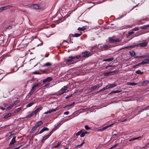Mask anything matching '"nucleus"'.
<instances>
[{
    "instance_id": "19",
    "label": "nucleus",
    "mask_w": 149,
    "mask_h": 149,
    "mask_svg": "<svg viewBox=\"0 0 149 149\" xmlns=\"http://www.w3.org/2000/svg\"><path fill=\"white\" fill-rule=\"evenodd\" d=\"M52 64L50 62H47L45 63L42 66L43 67H48V66H51L52 65Z\"/></svg>"
},
{
    "instance_id": "52",
    "label": "nucleus",
    "mask_w": 149,
    "mask_h": 149,
    "mask_svg": "<svg viewBox=\"0 0 149 149\" xmlns=\"http://www.w3.org/2000/svg\"><path fill=\"white\" fill-rule=\"evenodd\" d=\"M37 128V127L35 125V126H34L32 128V130L33 131L35 130H36Z\"/></svg>"
},
{
    "instance_id": "36",
    "label": "nucleus",
    "mask_w": 149,
    "mask_h": 149,
    "mask_svg": "<svg viewBox=\"0 0 149 149\" xmlns=\"http://www.w3.org/2000/svg\"><path fill=\"white\" fill-rule=\"evenodd\" d=\"M41 107L40 106L35 111H34V112H35V113L36 114L38 113V111H39V110H41Z\"/></svg>"
},
{
    "instance_id": "5",
    "label": "nucleus",
    "mask_w": 149,
    "mask_h": 149,
    "mask_svg": "<svg viewBox=\"0 0 149 149\" xmlns=\"http://www.w3.org/2000/svg\"><path fill=\"white\" fill-rule=\"evenodd\" d=\"M115 36H113L112 37H109V41L111 42H120L121 41V40L118 39H115Z\"/></svg>"
},
{
    "instance_id": "62",
    "label": "nucleus",
    "mask_w": 149,
    "mask_h": 149,
    "mask_svg": "<svg viewBox=\"0 0 149 149\" xmlns=\"http://www.w3.org/2000/svg\"><path fill=\"white\" fill-rule=\"evenodd\" d=\"M147 64H149V58H147Z\"/></svg>"
},
{
    "instance_id": "42",
    "label": "nucleus",
    "mask_w": 149,
    "mask_h": 149,
    "mask_svg": "<svg viewBox=\"0 0 149 149\" xmlns=\"http://www.w3.org/2000/svg\"><path fill=\"white\" fill-rule=\"evenodd\" d=\"M61 141L58 142V143L55 146H54V148H56L58 147L61 144Z\"/></svg>"
},
{
    "instance_id": "55",
    "label": "nucleus",
    "mask_w": 149,
    "mask_h": 149,
    "mask_svg": "<svg viewBox=\"0 0 149 149\" xmlns=\"http://www.w3.org/2000/svg\"><path fill=\"white\" fill-rule=\"evenodd\" d=\"M49 86V84H46L45 86H44V87L45 88H47Z\"/></svg>"
},
{
    "instance_id": "33",
    "label": "nucleus",
    "mask_w": 149,
    "mask_h": 149,
    "mask_svg": "<svg viewBox=\"0 0 149 149\" xmlns=\"http://www.w3.org/2000/svg\"><path fill=\"white\" fill-rule=\"evenodd\" d=\"M109 88H113L116 86V84H109Z\"/></svg>"
},
{
    "instance_id": "8",
    "label": "nucleus",
    "mask_w": 149,
    "mask_h": 149,
    "mask_svg": "<svg viewBox=\"0 0 149 149\" xmlns=\"http://www.w3.org/2000/svg\"><path fill=\"white\" fill-rule=\"evenodd\" d=\"M149 83V81L148 80H146L143 82H140L139 83L140 86H142L146 85Z\"/></svg>"
},
{
    "instance_id": "60",
    "label": "nucleus",
    "mask_w": 149,
    "mask_h": 149,
    "mask_svg": "<svg viewBox=\"0 0 149 149\" xmlns=\"http://www.w3.org/2000/svg\"><path fill=\"white\" fill-rule=\"evenodd\" d=\"M72 96V95H70L69 96H67L65 97V98H66V99H67L69 97H71Z\"/></svg>"
},
{
    "instance_id": "13",
    "label": "nucleus",
    "mask_w": 149,
    "mask_h": 149,
    "mask_svg": "<svg viewBox=\"0 0 149 149\" xmlns=\"http://www.w3.org/2000/svg\"><path fill=\"white\" fill-rule=\"evenodd\" d=\"M112 125V124H111V125H108L107 126H105V127H104L102 128L101 129H98V131H103L104 130H105L107 129V128H108L109 127H110V126H111Z\"/></svg>"
},
{
    "instance_id": "61",
    "label": "nucleus",
    "mask_w": 149,
    "mask_h": 149,
    "mask_svg": "<svg viewBox=\"0 0 149 149\" xmlns=\"http://www.w3.org/2000/svg\"><path fill=\"white\" fill-rule=\"evenodd\" d=\"M21 109V108H18L17 109V111H20Z\"/></svg>"
},
{
    "instance_id": "49",
    "label": "nucleus",
    "mask_w": 149,
    "mask_h": 149,
    "mask_svg": "<svg viewBox=\"0 0 149 149\" xmlns=\"http://www.w3.org/2000/svg\"><path fill=\"white\" fill-rule=\"evenodd\" d=\"M139 29L137 27H135L132 30L133 31H136L139 30Z\"/></svg>"
},
{
    "instance_id": "41",
    "label": "nucleus",
    "mask_w": 149,
    "mask_h": 149,
    "mask_svg": "<svg viewBox=\"0 0 149 149\" xmlns=\"http://www.w3.org/2000/svg\"><path fill=\"white\" fill-rule=\"evenodd\" d=\"M118 70H114L113 71L111 72V73L112 74H115L116 73H118Z\"/></svg>"
},
{
    "instance_id": "32",
    "label": "nucleus",
    "mask_w": 149,
    "mask_h": 149,
    "mask_svg": "<svg viewBox=\"0 0 149 149\" xmlns=\"http://www.w3.org/2000/svg\"><path fill=\"white\" fill-rule=\"evenodd\" d=\"M111 74H112L111 73V72H105L104 74V76H107L110 75Z\"/></svg>"
},
{
    "instance_id": "17",
    "label": "nucleus",
    "mask_w": 149,
    "mask_h": 149,
    "mask_svg": "<svg viewBox=\"0 0 149 149\" xmlns=\"http://www.w3.org/2000/svg\"><path fill=\"white\" fill-rule=\"evenodd\" d=\"M15 136H14L13 138L12 139L11 141L10 142L9 145H10L11 144H13L14 143L16 142L15 140Z\"/></svg>"
},
{
    "instance_id": "25",
    "label": "nucleus",
    "mask_w": 149,
    "mask_h": 149,
    "mask_svg": "<svg viewBox=\"0 0 149 149\" xmlns=\"http://www.w3.org/2000/svg\"><path fill=\"white\" fill-rule=\"evenodd\" d=\"M36 114L35 113V112L33 111L31 113V114H29L27 116H26V117L27 118H29L30 117H31L33 116L34 115H35Z\"/></svg>"
},
{
    "instance_id": "3",
    "label": "nucleus",
    "mask_w": 149,
    "mask_h": 149,
    "mask_svg": "<svg viewBox=\"0 0 149 149\" xmlns=\"http://www.w3.org/2000/svg\"><path fill=\"white\" fill-rule=\"evenodd\" d=\"M82 53L83 54L82 56L83 58H88L91 56L92 54L91 52L86 50L82 52Z\"/></svg>"
},
{
    "instance_id": "34",
    "label": "nucleus",
    "mask_w": 149,
    "mask_h": 149,
    "mask_svg": "<svg viewBox=\"0 0 149 149\" xmlns=\"http://www.w3.org/2000/svg\"><path fill=\"white\" fill-rule=\"evenodd\" d=\"M130 53L132 56H134L135 55V53L134 51H131L130 52Z\"/></svg>"
},
{
    "instance_id": "7",
    "label": "nucleus",
    "mask_w": 149,
    "mask_h": 149,
    "mask_svg": "<svg viewBox=\"0 0 149 149\" xmlns=\"http://www.w3.org/2000/svg\"><path fill=\"white\" fill-rule=\"evenodd\" d=\"M100 87V86L99 85H95L92 87L91 88L89 89L88 90L89 92H91L95 90L96 88H99Z\"/></svg>"
},
{
    "instance_id": "26",
    "label": "nucleus",
    "mask_w": 149,
    "mask_h": 149,
    "mask_svg": "<svg viewBox=\"0 0 149 149\" xmlns=\"http://www.w3.org/2000/svg\"><path fill=\"white\" fill-rule=\"evenodd\" d=\"M147 110V108L146 107L144 109H142L138 111V113L137 114H136L134 116H136V115L137 114H139L141 113V112H143L144 111L146 110Z\"/></svg>"
},
{
    "instance_id": "12",
    "label": "nucleus",
    "mask_w": 149,
    "mask_h": 149,
    "mask_svg": "<svg viewBox=\"0 0 149 149\" xmlns=\"http://www.w3.org/2000/svg\"><path fill=\"white\" fill-rule=\"evenodd\" d=\"M52 80V78L51 77H48L43 80V82L45 83L47 82H49L51 81Z\"/></svg>"
},
{
    "instance_id": "37",
    "label": "nucleus",
    "mask_w": 149,
    "mask_h": 149,
    "mask_svg": "<svg viewBox=\"0 0 149 149\" xmlns=\"http://www.w3.org/2000/svg\"><path fill=\"white\" fill-rule=\"evenodd\" d=\"M34 104V103L33 102H32L31 103H30L28 104L27 105L26 107H31L32 105H33Z\"/></svg>"
},
{
    "instance_id": "47",
    "label": "nucleus",
    "mask_w": 149,
    "mask_h": 149,
    "mask_svg": "<svg viewBox=\"0 0 149 149\" xmlns=\"http://www.w3.org/2000/svg\"><path fill=\"white\" fill-rule=\"evenodd\" d=\"M85 128L86 130H90L91 129V128L89 127L87 125H86L85 126Z\"/></svg>"
},
{
    "instance_id": "14",
    "label": "nucleus",
    "mask_w": 149,
    "mask_h": 149,
    "mask_svg": "<svg viewBox=\"0 0 149 149\" xmlns=\"http://www.w3.org/2000/svg\"><path fill=\"white\" fill-rule=\"evenodd\" d=\"M74 104L75 103L73 102L71 104L65 106V107L64 108H65L68 109H69V107H70V108H72L73 107Z\"/></svg>"
},
{
    "instance_id": "44",
    "label": "nucleus",
    "mask_w": 149,
    "mask_h": 149,
    "mask_svg": "<svg viewBox=\"0 0 149 149\" xmlns=\"http://www.w3.org/2000/svg\"><path fill=\"white\" fill-rule=\"evenodd\" d=\"M118 144H119L118 143H116V144L115 145H114L113 146L111 147L110 148V149H112L113 148L116 147L118 145Z\"/></svg>"
},
{
    "instance_id": "29",
    "label": "nucleus",
    "mask_w": 149,
    "mask_h": 149,
    "mask_svg": "<svg viewBox=\"0 0 149 149\" xmlns=\"http://www.w3.org/2000/svg\"><path fill=\"white\" fill-rule=\"evenodd\" d=\"M86 29V26H83L82 27H79L78 30L79 31H84Z\"/></svg>"
},
{
    "instance_id": "48",
    "label": "nucleus",
    "mask_w": 149,
    "mask_h": 149,
    "mask_svg": "<svg viewBox=\"0 0 149 149\" xmlns=\"http://www.w3.org/2000/svg\"><path fill=\"white\" fill-rule=\"evenodd\" d=\"M142 65V64H141V62L140 63H138V64L136 65H134L133 67V68H136V67H137V66H139L140 65Z\"/></svg>"
},
{
    "instance_id": "51",
    "label": "nucleus",
    "mask_w": 149,
    "mask_h": 149,
    "mask_svg": "<svg viewBox=\"0 0 149 149\" xmlns=\"http://www.w3.org/2000/svg\"><path fill=\"white\" fill-rule=\"evenodd\" d=\"M52 112V109H50L49 111H47L46 113H45V114H48L49 113H50Z\"/></svg>"
},
{
    "instance_id": "27",
    "label": "nucleus",
    "mask_w": 149,
    "mask_h": 149,
    "mask_svg": "<svg viewBox=\"0 0 149 149\" xmlns=\"http://www.w3.org/2000/svg\"><path fill=\"white\" fill-rule=\"evenodd\" d=\"M137 84V83L134 82H128L127 84V85L129 86H135Z\"/></svg>"
},
{
    "instance_id": "21",
    "label": "nucleus",
    "mask_w": 149,
    "mask_h": 149,
    "mask_svg": "<svg viewBox=\"0 0 149 149\" xmlns=\"http://www.w3.org/2000/svg\"><path fill=\"white\" fill-rule=\"evenodd\" d=\"M42 123V122L40 121L38 122L37 123H36L35 125L38 127Z\"/></svg>"
},
{
    "instance_id": "46",
    "label": "nucleus",
    "mask_w": 149,
    "mask_h": 149,
    "mask_svg": "<svg viewBox=\"0 0 149 149\" xmlns=\"http://www.w3.org/2000/svg\"><path fill=\"white\" fill-rule=\"evenodd\" d=\"M144 58H149V54L147 53L144 55Z\"/></svg>"
},
{
    "instance_id": "58",
    "label": "nucleus",
    "mask_w": 149,
    "mask_h": 149,
    "mask_svg": "<svg viewBox=\"0 0 149 149\" xmlns=\"http://www.w3.org/2000/svg\"><path fill=\"white\" fill-rule=\"evenodd\" d=\"M52 131H52H51L50 133H49L48 134V135H49V136H50L52 134V132L53 131Z\"/></svg>"
},
{
    "instance_id": "38",
    "label": "nucleus",
    "mask_w": 149,
    "mask_h": 149,
    "mask_svg": "<svg viewBox=\"0 0 149 149\" xmlns=\"http://www.w3.org/2000/svg\"><path fill=\"white\" fill-rule=\"evenodd\" d=\"M136 73L138 74H141L143 73V72H141L140 70H138L136 71Z\"/></svg>"
},
{
    "instance_id": "22",
    "label": "nucleus",
    "mask_w": 149,
    "mask_h": 149,
    "mask_svg": "<svg viewBox=\"0 0 149 149\" xmlns=\"http://www.w3.org/2000/svg\"><path fill=\"white\" fill-rule=\"evenodd\" d=\"M83 130H82V133L80 135V136L81 137H83L85 136L86 134H87L89 133V132H86V131H85L84 132H83Z\"/></svg>"
},
{
    "instance_id": "18",
    "label": "nucleus",
    "mask_w": 149,
    "mask_h": 149,
    "mask_svg": "<svg viewBox=\"0 0 149 149\" xmlns=\"http://www.w3.org/2000/svg\"><path fill=\"white\" fill-rule=\"evenodd\" d=\"M114 59L113 57L109 58L106 59H104L103 60V61H113Z\"/></svg>"
},
{
    "instance_id": "2",
    "label": "nucleus",
    "mask_w": 149,
    "mask_h": 149,
    "mask_svg": "<svg viewBox=\"0 0 149 149\" xmlns=\"http://www.w3.org/2000/svg\"><path fill=\"white\" fill-rule=\"evenodd\" d=\"M39 84L38 82H35L33 83L31 91L29 93V96L31 95L33 93L36 88L38 86Z\"/></svg>"
},
{
    "instance_id": "56",
    "label": "nucleus",
    "mask_w": 149,
    "mask_h": 149,
    "mask_svg": "<svg viewBox=\"0 0 149 149\" xmlns=\"http://www.w3.org/2000/svg\"><path fill=\"white\" fill-rule=\"evenodd\" d=\"M131 47H132V46H127L123 48V49H127V48H131Z\"/></svg>"
},
{
    "instance_id": "45",
    "label": "nucleus",
    "mask_w": 149,
    "mask_h": 149,
    "mask_svg": "<svg viewBox=\"0 0 149 149\" xmlns=\"http://www.w3.org/2000/svg\"><path fill=\"white\" fill-rule=\"evenodd\" d=\"M134 58H144V55H143L141 56H135L134 57Z\"/></svg>"
},
{
    "instance_id": "16",
    "label": "nucleus",
    "mask_w": 149,
    "mask_h": 149,
    "mask_svg": "<svg viewBox=\"0 0 149 149\" xmlns=\"http://www.w3.org/2000/svg\"><path fill=\"white\" fill-rule=\"evenodd\" d=\"M49 130V129L46 127H44L39 132V134H41L43 132L45 131H48Z\"/></svg>"
},
{
    "instance_id": "40",
    "label": "nucleus",
    "mask_w": 149,
    "mask_h": 149,
    "mask_svg": "<svg viewBox=\"0 0 149 149\" xmlns=\"http://www.w3.org/2000/svg\"><path fill=\"white\" fill-rule=\"evenodd\" d=\"M82 130L79 131L78 132L76 133L75 134V135L77 136H78L79 135H80V136L81 134H82Z\"/></svg>"
},
{
    "instance_id": "10",
    "label": "nucleus",
    "mask_w": 149,
    "mask_h": 149,
    "mask_svg": "<svg viewBox=\"0 0 149 149\" xmlns=\"http://www.w3.org/2000/svg\"><path fill=\"white\" fill-rule=\"evenodd\" d=\"M148 45V42L146 41L140 43L138 45L140 47H145Z\"/></svg>"
},
{
    "instance_id": "15",
    "label": "nucleus",
    "mask_w": 149,
    "mask_h": 149,
    "mask_svg": "<svg viewBox=\"0 0 149 149\" xmlns=\"http://www.w3.org/2000/svg\"><path fill=\"white\" fill-rule=\"evenodd\" d=\"M16 104L15 103H14L12 104H10L7 108V109L9 110L13 106H15Z\"/></svg>"
},
{
    "instance_id": "31",
    "label": "nucleus",
    "mask_w": 149,
    "mask_h": 149,
    "mask_svg": "<svg viewBox=\"0 0 149 149\" xmlns=\"http://www.w3.org/2000/svg\"><path fill=\"white\" fill-rule=\"evenodd\" d=\"M141 138V136H139V137H136V138H133L130 139L129 140V141H133L134 140L139 139Z\"/></svg>"
},
{
    "instance_id": "57",
    "label": "nucleus",
    "mask_w": 149,
    "mask_h": 149,
    "mask_svg": "<svg viewBox=\"0 0 149 149\" xmlns=\"http://www.w3.org/2000/svg\"><path fill=\"white\" fill-rule=\"evenodd\" d=\"M69 112L68 111H66V112H65V113H64V114H66L67 115H68V114H69Z\"/></svg>"
},
{
    "instance_id": "64",
    "label": "nucleus",
    "mask_w": 149,
    "mask_h": 149,
    "mask_svg": "<svg viewBox=\"0 0 149 149\" xmlns=\"http://www.w3.org/2000/svg\"><path fill=\"white\" fill-rule=\"evenodd\" d=\"M20 146H19L18 147L15 148H14L13 149H18L20 148Z\"/></svg>"
},
{
    "instance_id": "24",
    "label": "nucleus",
    "mask_w": 149,
    "mask_h": 149,
    "mask_svg": "<svg viewBox=\"0 0 149 149\" xmlns=\"http://www.w3.org/2000/svg\"><path fill=\"white\" fill-rule=\"evenodd\" d=\"M103 47L104 48V50H108L110 48L109 46L107 45H103Z\"/></svg>"
},
{
    "instance_id": "23",
    "label": "nucleus",
    "mask_w": 149,
    "mask_h": 149,
    "mask_svg": "<svg viewBox=\"0 0 149 149\" xmlns=\"http://www.w3.org/2000/svg\"><path fill=\"white\" fill-rule=\"evenodd\" d=\"M98 48L100 50L104 51L103 45H102V44L99 45L98 46Z\"/></svg>"
},
{
    "instance_id": "28",
    "label": "nucleus",
    "mask_w": 149,
    "mask_h": 149,
    "mask_svg": "<svg viewBox=\"0 0 149 149\" xmlns=\"http://www.w3.org/2000/svg\"><path fill=\"white\" fill-rule=\"evenodd\" d=\"M149 27V24L144 25L142 26H141L140 27V28L141 29H146L147 28Z\"/></svg>"
},
{
    "instance_id": "9",
    "label": "nucleus",
    "mask_w": 149,
    "mask_h": 149,
    "mask_svg": "<svg viewBox=\"0 0 149 149\" xmlns=\"http://www.w3.org/2000/svg\"><path fill=\"white\" fill-rule=\"evenodd\" d=\"M31 8H33L36 9H40V8L39 5L36 4H33L31 5Z\"/></svg>"
},
{
    "instance_id": "30",
    "label": "nucleus",
    "mask_w": 149,
    "mask_h": 149,
    "mask_svg": "<svg viewBox=\"0 0 149 149\" xmlns=\"http://www.w3.org/2000/svg\"><path fill=\"white\" fill-rule=\"evenodd\" d=\"M141 64H142V65L147 64V58H146L142 61L141 62Z\"/></svg>"
},
{
    "instance_id": "53",
    "label": "nucleus",
    "mask_w": 149,
    "mask_h": 149,
    "mask_svg": "<svg viewBox=\"0 0 149 149\" xmlns=\"http://www.w3.org/2000/svg\"><path fill=\"white\" fill-rule=\"evenodd\" d=\"M109 88V85H108L107 86H106L105 87L103 88L104 89V90L107 89Z\"/></svg>"
},
{
    "instance_id": "54",
    "label": "nucleus",
    "mask_w": 149,
    "mask_h": 149,
    "mask_svg": "<svg viewBox=\"0 0 149 149\" xmlns=\"http://www.w3.org/2000/svg\"><path fill=\"white\" fill-rule=\"evenodd\" d=\"M84 143V141L81 144H80V145H77L76 146V147H78V146H82L83 144Z\"/></svg>"
},
{
    "instance_id": "59",
    "label": "nucleus",
    "mask_w": 149,
    "mask_h": 149,
    "mask_svg": "<svg viewBox=\"0 0 149 149\" xmlns=\"http://www.w3.org/2000/svg\"><path fill=\"white\" fill-rule=\"evenodd\" d=\"M104 90V89L103 88H102V89L98 91V92H102V91H103Z\"/></svg>"
},
{
    "instance_id": "1",
    "label": "nucleus",
    "mask_w": 149,
    "mask_h": 149,
    "mask_svg": "<svg viewBox=\"0 0 149 149\" xmlns=\"http://www.w3.org/2000/svg\"><path fill=\"white\" fill-rule=\"evenodd\" d=\"M81 56L79 55L77 56H70L69 57V59H66L65 60V61L66 62L67 64H68V65H70V64H69V63L73 61L74 59L75 58L79 59L80 58Z\"/></svg>"
},
{
    "instance_id": "43",
    "label": "nucleus",
    "mask_w": 149,
    "mask_h": 149,
    "mask_svg": "<svg viewBox=\"0 0 149 149\" xmlns=\"http://www.w3.org/2000/svg\"><path fill=\"white\" fill-rule=\"evenodd\" d=\"M11 115V113H9L4 116V118H8L9 116H10Z\"/></svg>"
},
{
    "instance_id": "35",
    "label": "nucleus",
    "mask_w": 149,
    "mask_h": 149,
    "mask_svg": "<svg viewBox=\"0 0 149 149\" xmlns=\"http://www.w3.org/2000/svg\"><path fill=\"white\" fill-rule=\"evenodd\" d=\"M120 91H118V90L113 91H112L111 92L109 93V94H112L113 93H120Z\"/></svg>"
},
{
    "instance_id": "6",
    "label": "nucleus",
    "mask_w": 149,
    "mask_h": 149,
    "mask_svg": "<svg viewBox=\"0 0 149 149\" xmlns=\"http://www.w3.org/2000/svg\"><path fill=\"white\" fill-rule=\"evenodd\" d=\"M82 33L81 32L80 33H75L74 34H70L69 37V38L70 39V41L71 43H72V42H71V38L72 37H78L80 36Z\"/></svg>"
},
{
    "instance_id": "63",
    "label": "nucleus",
    "mask_w": 149,
    "mask_h": 149,
    "mask_svg": "<svg viewBox=\"0 0 149 149\" xmlns=\"http://www.w3.org/2000/svg\"><path fill=\"white\" fill-rule=\"evenodd\" d=\"M140 107H136V109H135V110L136 111H137L138 109V108H139Z\"/></svg>"
},
{
    "instance_id": "11",
    "label": "nucleus",
    "mask_w": 149,
    "mask_h": 149,
    "mask_svg": "<svg viewBox=\"0 0 149 149\" xmlns=\"http://www.w3.org/2000/svg\"><path fill=\"white\" fill-rule=\"evenodd\" d=\"M12 7L11 6H7L3 7L0 8V12H1L2 11L6 9L7 8H8Z\"/></svg>"
},
{
    "instance_id": "39",
    "label": "nucleus",
    "mask_w": 149,
    "mask_h": 149,
    "mask_svg": "<svg viewBox=\"0 0 149 149\" xmlns=\"http://www.w3.org/2000/svg\"><path fill=\"white\" fill-rule=\"evenodd\" d=\"M60 126V125L59 124H58L56 126H55L54 129L52 130V131H55L59 127V126Z\"/></svg>"
},
{
    "instance_id": "50",
    "label": "nucleus",
    "mask_w": 149,
    "mask_h": 149,
    "mask_svg": "<svg viewBox=\"0 0 149 149\" xmlns=\"http://www.w3.org/2000/svg\"><path fill=\"white\" fill-rule=\"evenodd\" d=\"M134 33V32H129L127 34L128 36H130L132 34Z\"/></svg>"
},
{
    "instance_id": "20",
    "label": "nucleus",
    "mask_w": 149,
    "mask_h": 149,
    "mask_svg": "<svg viewBox=\"0 0 149 149\" xmlns=\"http://www.w3.org/2000/svg\"><path fill=\"white\" fill-rule=\"evenodd\" d=\"M49 136L47 135L45 136L41 140V142L42 143H43L47 139Z\"/></svg>"
},
{
    "instance_id": "4",
    "label": "nucleus",
    "mask_w": 149,
    "mask_h": 149,
    "mask_svg": "<svg viewBox=\"0 0 149 149\" xmlns=\"http://www.w3.org/2000/svg\"><path fill=\"white\" fill-rule=\"evenodd\" d=\"M68 87L67 86H65L62 88L61 90L58 92L59 95H61L63 93L68 92V90H67Z\"/></svg>"
}]
</instances>
